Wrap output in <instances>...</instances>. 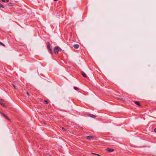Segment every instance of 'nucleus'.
<instances>
[{
	"instance_id": "nucleus-1",
	"label": "nucleus",
	"mask_w": 156,
	"mask_h": 156,
	"mask_svg": "<svg viewBox=\"0 0 156 156\" xmlns=\"http://www.w3.org/2000/svg\"><path fill=\"white\" fill-rule=\"evenodd\" d=\"M59 47L58 46H55L54 48V53L56 55L58 54V52L59 51Z\"/></svg>"
},
{
	"instance_id": "nucleus-2",
	"label": "nucleus",
	"mask_w": 156,
	"mask_h": 156,
	"mask_svg": "<svg viewBox=\"0 0 156 156\" xmlns=\"http://www.w3.org/2000/svg\"><path fill=\"white\" fill-rule=\"evenodd\" d=\"M94 138V136H87V139L88 140H91Z\"/></svg>"
},
{
	"instance_id": "nucleus-3",
	"label": "nucleus",
	"mask_w": 156,
	"mask_h": 156,
	"mask_svg": "<svg viewBox=\"0 0 156 156\" xmlns=\"http://www.w3.org/2000/svg\"><path fill=\"white\" fill-rule=\"evenodd\" d=\"M107 151L109 152H112L114 151V149L112 148H107Z\"/></svg>"
},
{
	"instance_id": "nucleus-4",
	"label": "nucleus",
	"mask_w": 156,
	"mask_h": 156,
	"mask_svg": "<svg viewBox=\"0 0 156 156\" xmlns=\"http://www.w3.org/2000/svg\"><path fill=\"white\" fill-rule=\"evenodd\" d=\"M88 115L89 116L93 118H95L96 117L95 115L92 114H89Z\"/></svg>"
},
{
	"instance_id": "nucleus-5",
	"label": "nucleus",
	"mask_w": 156,
	"mask_h": 156,
	"mask_svg": "<svg viewBox=\"0 0 156 156\" xmlns=\"http://www.w3.org/2000/svg\"><path fill=\"white\" fill-rule=\"evenodd\" d=\"M79 47V45L78 44H75L73 45V47L74 48L77 49Z\"/></svg>"
},
{
	"instance_id": "nucleus-6",
	"label": "nucleus",
	"mask_w": 156,
	"mask_h": 156,
	"mask_svg": "<svg viewBox=\"0 0 156 156\" xmlns=\"http://www.w3.org/2000/svg\"><path fill=\"white\" fill-rule=\"evenodd\" d=\"M81 74H82V75H83V76L84 77H85V78H86L87 77V76L86 75V74L83 72L82 71L81 72Z\"/></svg>"
},
{
	"instance_id": "nucleus-7",
	"label": "nucleus",
	"mask_w": 156,
	"mask_h": 156,
	"mask_svg": "<svg viewBox=\"0 0 156 156\" xmlns=\"http://www.w3.org/2000/svg\"><path fill=\"white\" fill-rule=\"evenodd\" d=\"M134 102L135 104L139 106H140V105L139 102L138 101H134Z\"/></svg>"
},
{
	"instance_id": "nucleus-8",
	"label": "nucleus",
	"mask_w": 156,
	"mask_h": 156,
	"mask_svg": "<svg viewBox=\"0 0 156 156\" xmlns=\"http://www.w3.org/2000/svg\"><path fill=\"white\" fill-rule=\"evenodd\" d=\"M47 43H48V45H47V48L48 49L50 48V43L49 42H47Z\"/></svg>"
},
{
	"instance_id": "nucleus-9",
	"label": "nucleus",
	"mask_w": 156,
	"mask_h": 156,
	"mask_svg": "<svg viewBox=\"0 0 156 156\" xmlns=\"http://www.w3.org/2000/svg\"><path fill=\"white\" fill-rule=\"evenodd\" d=\"M48 50L49 51V53L51 54H52V53H53V52H52V50L51 49V48H49L48 49Z\"/></svg>"
},
{
	"instance_id": "nucleus-10",
	"label": "nucleus",
	"mask_w": 156,
	"mask_h": 156,
	"mask_svg": "<svg viewBox=\"0 0 156 156\" xmlns=\"http://www.w3.org/2000/svg\"><path fill=\"white\" fill-rule=\"evenodd\" d=\"M0 104L3 107H5L6 106V105L2 103H0Z\"/></svg>"
},
{
	"instance_id": "nucleus-11",
	"label": "nucleus",
	"mask_w": 156,
	"mask_h": 156,
	"mask_svg": "<svg viewBox=\"0 0 156 156\" xmlns=\"http://www.w3.org/2000/svg\"><path fill=\"white\" fill-rule=\"evenodd\" d=\"M0 113L2 115V116H3V117H5V116H6V115L3 113H2L1 112H0Z\"/></svg>"
},
{
	"instance_id": "nucleus-12",
	"label": "nucleus",
	"mask_w": 156,
	"mask_h": 156,
	"mask_svg": "<svg viewBox=\"0 0 156 156\" xmlns=\"http://www.w3.org/2000/svg\"><path fill=\"white\" fill-rule=\"evenodd\" d=\"M44 103H46V104H48V101L47 100H45L44 101Z\"/></svg>"
},
{
	"instance_id": "nucleus-13",
	"label": "nucleus",
	"mask_w": 156,
	"mask_h": 156,
	"mask_svg": "<svg viewBox=\"0 0 156 156\" xmlns=\"http://www.w3.org/2000/svg\"><path fill=\"white\" fill-rule=\"evenodd\" d=\"M1 8L4 9V7L3 5L0 4V9H1Z\"/></svg>"
},
{
	"instance_id": "nucleus-14",
	"label": "nucleus",
	"mask_w": 156,
	"mask_h": 156,
	"mask_svg": "<svg viewBox=\"0 0 156 156\" xmlns=\"http://www.w3.org/2000/svg\"><path fill=\"white\" fill-rule=\"evenodd\" d=\"M116 98L117 99L120 100V101H123V99L122 98Z\"/></svg>"
},
{
	"instance_id": "nucleus-15",
	"label": "nucleus",
	"mask_w": 156,
	"mask_h": 156,
	"mask_svg": "<svg viewBox=\"0 0 156 156\" xmlns=\"http://www.w3.org/2000/svg\"><path fill=\"white\" fill-rule=\"evenodd\" d=\"M3 2H8L9 1V0H2Z\"/></svg>"
},
{
	"instance_id": "nucleus-16",
	"label": "nucleus",
	"mask_w": 156,
	"mask_h": 156,
	"mask_svg": "<svg viewBox=\"0 0 156 156\" xmlns=\"http://www.w3.org/2000/svg\"><path fill=\"white\" fill-rule=\"evenodd\" d=\"M73 88L74 89L76 90H79V89L78 88L76 87H74Z\"/></svg>"
},
{
	"instance_id": "nucleus-17",
	"label": "nucleus",
	"mask_w": 156,
	"mask_h": 156,
	"mask_svg": "<svg viewBox=\"0 0 156 156\" xmlns=\"http://www.w3.org/2000/svg\"><path fill=\"white\" fill-rule=\"evenodd\" d=\"M92 153L93 154H95V155H98V156H101L99 154H95V153Z\"/></svg>"
},
{
	"instance_id": "nucleus-18",
	"label": "nucleus",
	"mask_w": 156,
	"mask_h": 156,
	"mask_svg": "<svg viewBox=\"0 0 156 156\" xmlns=\"http://www.w3.org/2000/svg\"><path fill=\"white\" fill-rule=\"evenodd\" d=\"M0 44L4 46V47H5V45L3 44L0 41Z\"/></svg>"
},
{
	"instance_id": "nucleus-19",
	"label": "nucleus",
	"mask_w": 156,
	"mask_h": 156,
	"mask_svg": "<svg viewBox=\"0 0 156 156\" xmlns=\"http://www.w3.org/2000/svg\"><path fill=\"white\" fill-rule=\"evenodd\" d=\"M8 5L9 6H12L13 5V4L12 3H10L8 4Z\"/></svg>"
},
{
	"instance_id": "nucleus-20",
	"label": "nucleus",
	"mask_w": 156,
	"mask_h": 156,
	"mask_svg": "<svg viewBox=\"0 0 156 156\" xmlns=\"http://www.w3.org/2000/svg\"><path fill=\"white\" fill-rule=\"evenodd\" d=\"M5 118L6 119L8 120H10L9 119V118L7 117V115H6V116H5Z\"/></svg>"
},
{
	"instance_id": "nucleus-21",
	"label": "nucleus",
	"mask_w": 156,
	"mask_h": 156,
	"mask_svg": "<svg viewBox=\"0 0 156 156\" xmlns=\"http://www.w3.org/2000/svg\"><path fill=\"white\" fill-rule=\"evenodd\" d=\"M13 86V87L16 89H17L16 87V86L14 84H12Z\"/></svg>"
},
{
	"instance_id": "nucleus-22",
	"label": "nucleus",
	"mask_w": 156,
	"mask_h": 156,
	"mask_svg": "<svg viewBox=\"0 0 156 156\" xmlns=\"http://www.w3.org/2000/svg\"><path fill=\"white\" fill-rule=\"evenodd\" d=\"M4 100L2 99H1L0 100V103H2L3 102Z\"/></svg>"
},
{
	"instance_id": "nucleus-23",
	"label": "nucleus",
	"mask_w": 156,
	"mask_h": 156,
	"mask_svg": "<svg viewBox=\"0 0 156 156\" xmlns=\"http://www.w3.org/2000/svg\"><path fill=\"white\" fill-rule=\"evenodd\" d=\"M62 49L60 48H59V51H60Z\"/></svg>"
},
{
	"instance_id": "nucleus-24",
	"label": "nucleus",
	"mask_w": 156,
	"mask_h": 156,
	"mask_svg": "<svg viewBox=\"0 0 156 156\" xmlns=\"http://www.w3.org/2000/svg\"><path fill=\"white\" fill-rule=\"evenodd\" d=\"M62 129L64 130L65 131L66 130L65 129L64 127H62Z\"/></svg>"
},
{
	"instance_id": "nucleus-25",
	"label": "nucleus",
	"mask_w": 156,
	"mask_h": 156,
	"mask_svg": "<svg viewBox=\"0 0 156 156\" xmlns=\"http://www.w3.org/2000/svg\"><path fill=\"white\" fill-rule=\"evenodd\" d=\"M43 122L44 124H46V122L45 121H43Z\"/></svg>"
},
{
	"instance_id": "nucleus-26",
	"label": "nucleus",
	"mask_w": 156,
	"mask_h": 156,
	"mask_svg": "<svg viewBox=\"0 0 156 156\" xmlns=\"http://www.w3.org/2000/svg\"><path fill=\"white\" fill-rule=\"evenodd\" d=\"M27 94L28 95H29V94L28 93V92H27Z\"/></svg>"
},
{
	"instance_id": "nucleus-27",
	"label": "nucleus",
	"mask_w": 156,
	"mask_h": 156,
	"mask_svg": "<svg viewBox=\"0 0 156 156\" xmlns=\"http://www.w3.org/2000/svg\"><path fill=\"white\" fill-rule=\"evenodd\" d=\"M154 131L156 132V128L154 129Z\"/></svg>"
}]
</instances>
